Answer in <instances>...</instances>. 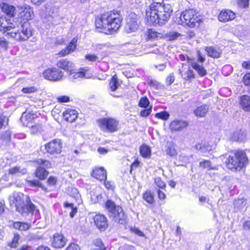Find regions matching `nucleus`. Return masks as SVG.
Returning a JSON list of instances; mask_svg holds the SVG:
<instances>
[{"label":"nucleus","instance_id":"f257e3e1","mask_svg":"<svg viewBox=\"0 0 250 250\" xmlns=\"http://www.w3.org/2000/svg\"><path fill=\"white\" fill-rule=\"evenodd\" d=\"M172 12L170 5L164 2H153L146 10L147 22L149 24L155 25L165 24Z\"/></svg>","mask_w":250,"mask_h":250},{"label":"nucleus","instance_id":"f03ea898","mask_svg":"<svg viewBox=\"0 0 250 250\" xmlns=\"http://www.w3.org/2000/svg\"><path fill=\"white\" fill-rule=\"evenodd\" d=\"M122 19L119 14L107 12L102 15L95 21V26L99 31L105 34H111L120 28Z\"/></svg>","mask_w":250,"mask_h":250},{"label":"nucleus","instance_id":"7ed1b4c3","mask_svg":"<svg viewBox=\"0 0 250 250\" xmlns=\"http://www.w3.org/2000/svg\"><path fill=\"white\" fill-rule=\"evenodd\" d=\"M9 200L10 206L16 208V210L22 215L28 213L36 214L39 212L36 207L30 202L25 205L22 193L14 192L9 196Z\"/></svg>","mask_w":250,"mask_h":250},{"label":"nucleus","instance_id":"20e7f679","mask_svg":"<svg viewBox=\"0 0 250 250\" xmlns=\"http://www.w3.org/2000/svg\"><path fill=\"white\" fill-rule=\"evenodd\" d=\"M33 29L27 21L16 23L8 35L18 41L27 40L32 36Z\"/></svg>","mask_w":250,"mask_h":250},{"label":"nucleus","instance_id":"39448f33","mask_svg":"<svg viewBox=\"0 0 250 250\" xmlns=\"http://www.w3.org/2000/svg\"><path fill=\"white\" fill-rule=\"evenodd\" d=\"M226 163L229 169L232 170H240L247 165L248 159L244 151H237L233 155L229 156Z\"/></svg>","mask_w":250,"mask_h":250},{"label":"nucleus","instance_id":"423d86ee","mask_svg":"<svg viewBox=\"0 0 250 250\" xmlns=\"http://www.w3.org/2000/svg\"><path fill=\"white\" fill-rule=\"evenodd\" d=\"M179 19V23L190 27L198 26L201 21V19L198 15V13L193 9H188L183 11Z\"/></svg>","mask_w":250,"mask_h":250},{"label":"nucleus","instance_id":"0eeeda50","mask_svg":"<svg viewBox=\"0 0 250 250\" xmlns=\"http://www.w3.org/2000/svg\"><path fill=\"white\" fill-rule=\"evenodd\" d=\"M98 124L100 128L104 131L113 132L118 130V122L114 118H104L99 120Z\"/></svg>","mask_w":250,"mask_h":250},{"label":"nucleus","instance_id":"6e6552de","mask_svg":"<svg viewBox=\"0 0 250 250\" xmlns=\"http://www.w3.org/2000/svg\"><path fill=\"white\" fill-rule=\"evenodd\" d=\"M43 77L51 81H59L63 77V73L57 68H48L43 73Z\"/></svg>","mask_w":250,"mask_h":250},{"label":"nucleus","instance_id":"1a4fd4ad","mask_svg":"<svg viewBox=\"0 0 250 250\" xmlns=\"http://www.w3.org/2000/svg\"><path fill=\"white\" fill-rule=\"evenodd\" d=\"M62 143L60 139H55L45 145L46 152L51 155L60 154L62 151Z\"/></svg>","mask_w":250,"mask_h":250},{"label":"nucleus","instance_id":"9d476101","mask_svg":"<svg viewBox=\"0 0 250 250\" xmlns=\"http://www.w3.org/2000/svg\"><path fill=\"white\" fill-rule=\"evenodd\" d=\"M20 18L26 21L31 20L34 17L32 8L28 5L23 4L17 6Z\"/></svg>","mask_w":250,"mask_h":250},{"label":"nucleus","instance_id":"9b49d317","mask_svg":"<svg viewBox=\"0 0 250 250\" xmlns=\"http://www.w3.org/2000/svg\"><path fill=\"white\" fill-rule=\"evenodd\" d=\"M235 18V14L230 10H222L218 16V20L226 22L233 20Z\"/></svg>","mask_w":250,"mask_h":250},{"label":"nucleus","instance_id":"f8f14e48","mask_svg":"<svg viewBox=\"0 0 250 250\" xmlns=\"http://www.w3.org/2000/svg\"><path fill=\"white\" fill-rule=\"evenodd\" d=\"M94 222L97 228L101 230H104L108 227L106 217L102 214L96 215L94 217Z\"/></svg>","mask_w":250,"mask_h":250},{"label":"nucleus","instance_id":"ddd939ff","mask_svg":"<svg viewBox=\"0 0 250 250\" xmlns=\"http://www.w3.org/2000/svg\"><path fill=\"white\" fill-rule=\"evenodd\" d=\"M56 66L58 68L63 69L68 73H69L73 69L75 65L72 62L67 60L61 59L57 62Z\"/></svg>","mask_w":250,"mask_h":250},{"label":"nucleus","instance_id":"4468645a","mask_svg":"<svg viewBox=\"0 0 250 250\" xmlns=\"http://www.w3.org/2000/svg\"><path fill=\"white\" fill-rule=\"evenodd\" d=\"M66 244V239L64 236L59 233H56L54 235L52 240V245L55 248H62Z\"/></svg>","mask_w":250,"mask_h":250},{"label":"nucleus","instance_id":"2eb2a0df","mask_svg":"<svg viewBox=\"0 0 250 250\" xmlns=\"http://www.w3.org/2000/svg\"><path fill=\"white\" fill-rule=\"evenodd\" d=\"M187 59L188 63L197 72L200 76L204 77L207 75V71L202 65L197 63L194 60L189 58H187Z\"/></svg>","mask_w":250,"mask_h":250},{"label":"nucleus","instance_id":"dca6fc26","mask_svg":"<svg viewBox=\"0 0 250 250\" xmlns=\"http://www.w3.org/2000/svg\"><path fill=\"white\" fill-rule=\"evenodd\" d=\"M78 113L77 111L73 109H67L63 113V116L64 119L70 123L74 122L78 117Z\"/></svg>","mask_w":250,"mask_h":250},{"label":"nucleus","instance_id":"f3484780","mask_svg":"<svg viewBox=\"0 0 250 250\" xmlns=\"http://www.w3.org/2000/svg\"><path fill=\"white\" fill-rule=\"evenodd\" d=\"M188 125V123L185 121L175 120L170 123L169 128L172 131H181L187 127Z\"/></svg>","mask_w":250,"mask_h":250},{"label":"nucleus","instance_id":"a211bd4d","mask_svg":"<svg viewBox=\"0 0 250 250\" xmlns=\"http://www.w3.org/2000/svg\"><path fill=\"white\" fill-rule=\"evenodd\" d=\"M77 42V39L73 38L69 45L59 52V55L61 56H64L73 52L76 49Z\"/></svg>","mask_w":250,"mask_h":250},{"label":"nucleus","instance_id":"6ab92c4d","mask_svg":"<svg viewBox=\"0 0 250 250\" xmlns=\"http://www.w3.org/2000/svg\"><path fill=\"white\" fill-rule=\"evenodd\" d=\"M2 11L10 17H13L16 14V8L12 5L2 3L0 5Z\"/></svg>","mask_w":250,"mask_h":250},{"label":"nucleus","instance_id":"aec40b11","mask_svg":"<svg viewBox=\"0 0 250 250\" xmlns=\"http://www.w3.org/2000/svg\"><path fill=\"white\" fill-rule=\"evenodd\" d=\"M92 176L100 181L106 180V171L103 167L95 168L93 170Z\"/></svg>","mask_w":250,"mask_h":250},{"label":"nucleus","instance_id":"412c9836","mask_svg":"<svg viewBox=\"0 0 250 250\" xmlns=\"http://www.w3.org/2000/svg\"><path fill=\"white\" fill-rule=\"evenodd\" d=\"M115 215H112L115 221L118 222L120 224H124L125 223L126 219V216L125 215L123 211V208L120 206H118L117 211L115 213Z\"/></svg>","mask_w":250,"mask_h":250},{"label":"nucleus","instance_id":"4be33fe9","mask_svg":"<svg viewBox=\"0 0 250 250\" xmlns=\"http://www.w3.org/2000/svg\"><path fill=\"white\" fill-rule=\"evenodd\" d=\"M196 149L200 151L203 153H206L212 150V147L208 143L201 142L195 146Z\"/></svg>","mask_w":250,"mask_h":250},{"label":"nucleus","instance_id":"5701e85b","mask_svg":"<svg viewBox=\"0 0 250 250\" xmlns=\"http://www.w3.org/2000/svg\"><path fill=\"white\" fill-rule=\"evenodd\" d=\"M246 134L244 131L239 130L233 132L230 137L232 141L243 142L246 139Z\"/></svg>","mask_w":250,"mask_h":250},{"label":"nucleus","instance_id":"b1692460","mask_svg":"<svg viewBox=\"0 0 250 250\" xmlns=\"http://www.w3.org/2000/svg\"><path fill=\"white\" fill-rule=\"evenodd\" d=\"M241 107L246 111H250V97L247 95H243L240 99Z\"/></svg>","mask_w":250,"mask_h":250},{"label":"nucleus","instance_id":"393cba45","mask_svg":"<svg viewBox=\"0 0 250 250\" xmlns=\"http://www.w3.org/2000/svg\"><path fill=\"white\" fill-rule=\"evenodd\" d=\"M87 71V67L80 68V71L78 72H75L73 69L69 73L70 78L74 80L79 78H83L85 76V72Z\"/></svg>","mask_w":250,"mask_h":250},{"label":"nucleus","instance_id":"a878e982","mask_svg":"<svg viewBox=\"0 0 250 250\" xmlns=\"http://www.w3.org/2000/svg\"><path fill=\"white\" fill-rule=\"evenodd\" d=\"M208 111V107L206 104H203L198 106L194 110V114L199 117H204Z\"/></svg>","mask_w":250,"mask_h":250},{"label":"nucleus","instance_id":"bb28decb","mask_svg":"<svg viewBox=\"0 0 250 250\" xmlns=\"http://www.w3.org/2000/svg\"><path fill=\"white\" fill-rule=\"evenodd\" d=\"M68 193L75 200L78 204H79L81 203V195L77 188L74 187L68 188Z\"/></svg>","mask_w":250,"mask_h":250},{"label":"nucleus","instance_id":"cd10ccee","mask_svg":"<svg viewBox=\"0 0 250 250\" xmlns=\"http://www.w3.org/2000/svg\"><path fill=\"white\" fill-rule=\"evenodd\" d=\"M246 201L244 199L236 200L234 203V208L235 211H243L246 208Z\"/></svg>","mask_w":250,"mask_h":250},{"label":"nucleus","instance_id":"c85d7f7f","mask_svg":"<svg viewBox=\"0 0 250 250\" xmlns=\"http://www.w3.org/2000/svg\"><path fill=\"white\" fill-rule=\"evenodd\" d=\"M118 206L115 205L114 202L110 200H108L105 203L106 208L111 217L112 215H115Z\"/></svg>","mask_w":250,"mask_h":250},{"label":"nucleus","instance_id":"c756f323","mask_svg":"<svg viewBox=\"0 0 250 250\" xmlns=\"http://www.w3.org/2000/svg\"><path fill=\"white\" fill-rule=\"evenodd\" d=\"M13 227L16 229L21 231H25L30 229L31 225L27 223L17 221L13 223Z\"/></svg>","mask_w":250,"mask_h":250},{"label":"nucleus","instance_id":"7c9ffc66","mask_svg":"<svg viewBox=\"0 0 250 250\" xmlns=\"http://www.w3.org/2000/svg\"><path fill=\"white\" fill-rule=\"evenodd\" d=\"M1 25V30L3 33H6L8 35V32L12 31V28L15 24L12 23H9L6 19H2Z\"/></svg>","mask_w":250,"mask_h":250},{"label":"nucleus","instance_id":"2f4dec72","mask_svg":"<svg viewBox=\"0 0 250 250\" xmlns=\"http://www.w3.org/2000/svg\"><path fill=\"white\" fill-rule=\"evenodd\" d=\"M91 249V250H105V247L100 239H96L93 240Z\"/></svg>","mask_w":250,"mask_h":250},{"label":"nucleus","instance_id":"473e14b6","mask_svg":"<svg viewBox=\"0 0 250 250\" xmlns=\"http://www.w3.org/2000/svg\"><path fill=\"white\" fill-rule=\"evenodd\" d=\"M27 172V170L25 168H21L19 167H14L10 168L8 172L9 174L11 175H24Z\"/></svg>","mask_w":250,"mask_h":250},{"label":"nucleus","instance_id":"72a5a7b5","mask_svg":"<svg viewBox=\"0 0 250 250\" xmlns=\"http://www.w3.org/2000/svg\"><path fill=\"white\" fill-rule=\"evenodd\" d=\"M147 35L148 39L155 40L159 38H163L164 34L157 32L152 29H148L147 31Z\"/></svg>","mask_w":250,"mask_h":250},{"label":"nucleus","instance_id":"f704fd0d","mask_svg":"<svg viewBox=\"0 0 250 250\" xmlns=\"http://www.w3.org/2000/svg\"><path fill=\"white\" fill-rule=\"evenodd\" d=\"M208 55L212 58H218L221 54L219 49H216L212 47H208L206 49Z\"/></svg>","mask_w":250,"mask_h":250},{"label":"nucleus","instance_id":"c9c22d12","mask_svg":"<svg viewBox=\"0 0 250 250\" xmlns=\"http://www.w3.org/2000/svg\"><path fill=\"white\" fill-rule=\"evenodd\" d=\"M35 174L36 176L40 180H43L47 177L48 173L44 167H39L37 168Z\"/></svg>","mask_w":250,"mask_h":250},{"label":"nucleus","instance_id":"e433bc0d","mask_svg":"<svg viewBox=\"0 0 250 250\" xmlns=\"http://www.w3.org/2000/svg\"><path fill=\"white\" fill-rule=\"evenodd\" d=\"M140 152L141 155L144 158L149 157L151 155L150 148L146 145H143L140 146Z\"/></svg>","mask_w":250,"mask_h":250},{"label":"nucleus","instance_id":"4c0bfd02","mask_svg":"<svg viewBox=\"0 0 250 250\" xmlns=\"http://www.w3.org/2000/svg\"><path fill=\"white\" fill-rule=\"evenodd\" d=\"M199 167L203 168H208V170L217 169L216 167H212L211 162L209 160H204L200 162L199 163Z\"/></svg>","mask_w":250,"mask_h":250},{"label":"nucleus","instance_id":"58836bf2","mask_svg":"<svg viewBox=\"0 0 250 250\" xmlns=\"http://www.w3.org/2000/svg\"><path fill=\"white\" fill-rule=\"evenodd\" d=\"M111 91H115L120 86L118 80L115 76L112 77L109 84Z\"/></svg>","mask_w":250,"mask_h":250},{"label":"nucleus","instance_id":"ea45409f","mask_svg":"<svg viewBox=\"0 0 250 250\" xmlns=\"http://www.w3.org/2000/svg\"><path fill=\"white\" fill-rule=\"evenodd\" d=\"M180 34L176 32H169L166 34H164L163 38H165L169 41H173L177 39L180 36Z\"/></svg>","mask_w":250,"mask_h":250},{"label":"nucleus","instance_id":"a19ab883","mask_svg":"<svg viewBox=\"0 0 250 250\" xmlns=\"http://www.w3.org/2000/svg\"><path fill=\"white\" fill-rule=\"evenodd\" d=\"M91 199L94 203L98 202L102 199L101 193L97 191H93L91 192Z\"/></svg>","mask_w":250,"mask_h":250},{"label":"nucleus","instance_id":"79ce46f5","mask_svg":"<svg viewBox=\"0 0 250 250\" xmlns=\"http://www.w3.org/2000/svg\"><path fill=\"white\" fill-rule=\"evenodd\" d=\"M20 239V236L18 233H14V237L11 242H9L8 246L11 248H15L19 244V241Z\"/></svg>","mask_w":250,"mask_h":250},{"label":"nucleus","instance_id":"37998d69","mask_svg":"<svg viewBox=\"0 0 250 250\" xmlns=\"http://www.w3.org/2000/svg\"><path fill=\"white\" fill-rule=\"evenodd\" d=\"M143 199L149 204H152L154 202L153 194L150 191H146L143 195Z\"/></svg>","mask_w":250,"mask_h":250},{"label":"nucleus","instance_id":"c03bdc74","mask_svg":"<svg viewBox=\"0 0 250 250\" xmlns=\"http://www.w3.org/2000/svg\"><path fill=\"white\" fill-rule=\"evenodd\" d=\"M64 207L70 210V216L71 218L74 217L75 214L77 212V208L76 207H74L73 204L72 203H65Z\"/></svg>","mask_w":250,"mask_h":250},{"label":"nucleus","instance_id":"a18cd8bd","mask_svg":"<svg viewBox=\"0 0 250 250\" xmlns=\"http://www.w3.org/2000/svg\"><path fill=\"white\" fill-rule=\"evenodd\" d=\"M138 27V24L136 22H133V23L127 22L126 29L128 32H134L137 29Z\"/></svg>","mask_w":250,"mask_h":250},{"label":"nucleus","instance_id":"49530a36","mask_svg":"<svg viewBox=\"0 0 250 250\" xmlns=\"http://www.w3.org/2000/svg\"><path fill=\"white\" fill-rule=\"evenodd\" d=\"M185 80L188 81L191 79L194 78V75L193 71L189 68L184 75H182Z\"/></svg>","mask_w":250,"mask_h":250},{"label":"nucleus","instance_id":"de8ad7c7","mask_svg":"<svg viewBox=\"0 0 250 250\" xmlns=\"http://www.w3.org/2000/svg\"><path fill=\"white\" fill-rule=\"evenodd\" d=\"M166 152L167 154L170 156H175L177 154L175 148L171 144L168 146L166 150Z\"/></svg>","mask_w":250,"mask_h":250},{"label":"nucleus","instance_id":"09e8293b","mask_svg":"<svg viewBox=\"0 0 250 250\" xmlns=\"http://www.w3.org/2000/svg\"><path fill=\"white\" fill-rule=\"evenodd\" d=\"M169 117V114L167 111L157 113L155 114V117L163 120H167Z\"/></svg>","mask_w":250,"mask_h":250},{"label":"nucleus","instance_id":"8fccbe9b","mask_svg":"<svg viewBox=\"0 0 250 250\" xmlns=\"http://www.w3.org/2000/svg\"><path fill=\"white\" fill-rule=\"evenodd\" d=\"M149 104L148 99L146 97L142 98L139 102V105L140 107L146 108Z\"/></svg>","mask_w":250,"mask_h":250},{"label":"nucleus","instance_id":"3c124183","mask_svg":"<svg viewBox=\"0 0 250 250\" xmlns=\"http://www.w3.org/2000/svg\"><path fill=\"white\" fill-rule=\"evenodd\" d=\"M38 163L40 165V167H43L46 168H49L51 167V163L48 160L39 159L38 161Z\"/></svg>","mask_w":250,"mask_h":250},{"label":"nucleus","instance_id":"603ef678","mask_svg":"<svg viewBox=\"0 0 250 250\" xmlns=\"http://www.w3.org/2000/svg\"><path fill=\"white\" fill-rule=\"evenodd\" d=\"M85 58L86 60L93 62L96 61H98L99 62L100 61L99 60V57L97 55L94 54H87L85 56Z\"/></svg>","mask_w":250,"mask_h":250},{"label":"nucleus","instance_id":"864d4df0","mask_svg":"<svg viewBox=\"0 0 250 250\" xmlns=\"http://www.w3.org/2000/svg\"><path fill=\"white\" fill-rule=\"evenodd\" d=\"M152 110L151 106L149 107L148 108H145V109L142 110L140 112V115L142 117H147L151 113Z\"/></svg>","mask_w":250,"mask_h":250},{"label":"nucleus","instance_id":"5fc2aeb1","mask_svg":"<svg viewBox=\"0 0 250 250\" xmlns=\"http://www.w3.org/2000/svg\"><path fill=\"white\" fill-rule=\"evenodd\" d=\"M175 81V77L173 73L170 74L166 79V83L167 85H171Z\"/></svg>","mask_w":250,"mask_h":250},{"label":"nucleus","instance_id":"6e6d98bb","mask_svg":"<svg viewBox=\"0 0 250 250\" xmlns=\"http://www.w3.org/2000/svg\"><path fill=\"white\" fill-rule=\"evenodd\" d=\"M26 182L31 187H42L41 182L38 180H26Z\"/></svg>","mask_w":250,"mask_h":250},{"label":"nucleus","instance_id":"4d7b16f0","mask_svg":"<svg viewBox=\"0 0 250 250\" xmlns=\"http://www.w3.org/2000/svg\"><path fill=\"white\" fill-rule=\"evenodd\" d=\"M155 183L156 185L161 188H163L166 187L165 183L160 178H155Z\"/></svg>","mask_w":250,"mask_h":250},{"label":"nucleus","instance_id":"13d9d810","mask_svg":"<svg viewBox=\"0 0 250 250\" xmlns=\"http://www.w3.org/2000/svg\"><path fill=\"white\" fill-rule=\"evenodd\" d=\"M57 100L60 103H67L69 102L70 98L67 96H60L57 97Z\"/></svg>","mask_w":250,"mask_h":250},{"label":"nucleus","instance_id":"bf43d9fd","mask_svg":"<svg viewBox=\"0 0 250 250\" xmlns=\"http://www.w3.org/2000/svg\"><path fill=\"white\" fill-rule=\"evenodd\" d=\"M37 91V88L34 86L27 87L22 88V91L24 93H31Z\"/></svg>","mask_w":250,"mask_h":250},{"label":"nucleus","instance_id":"052dcab7","mask_svg":"<svg viewBox=\"0 0 250 250\" xmlns=\"http://www.w3.org/2000/svg\"><path fill=\"white\" fill-rule=\"evenodd\" d=\"M243 82L246 85L250 86V73L246 74L243 77Z\"/></svg>","mask_w":250,"mask_h":250},{"label":"nucleus","instance_id":"680f3d73","mask_svg":"<svg viewBox=\"0 0 250 250\" xmlns=\"http://www.w3.org/2000/svg\"><path fill=\"white\" fill-rule=\"evenodd\" d=\"M249 0H237L239 5L242 7H247L249 6Z\"/></svg>","mask_w":250,"mask_h":250},{"label":"nucleus","instance_id":"e2e57ef3","mask_svg":"<svg viewBox=\"0 0 250 250\" xmlns=\"http://www.w3.org/2000/svg\"><path fill=\"white\" fill-rule=\"evenodd\" d=\"M66 250H80V248L78 245L74 243H71L67 248Z\"/></svg>","mask_w":250,"mask_h":250},{"label":"nucleus","instance_id":"0e129e2a","mask_svg":"<svg viewBox=\"0 0 250 250\" xmlns=\"http://www.w3.org/2000/svg\"><path fill=\"white\" fill-rule=\"evenodd\" d=\"M8 43L6 41V40L4 38H0V46L4 48L5 49L7 48Z\"/></svg>","mask_w":250,"mask_h":250},{"label":"nucleus","instance_id":"69168bd1","mask_svg":"<svg viewBox=\"0 0 250 250\" xmlns=\"http://www.w3.org/2000/svg\"><path fill=\"white\" fill-rule=\"evenodd\" d=\"M48 184L50 186H54L57 182V179L55 177L50 176L47 180Z\"/></svg>","mask_w":250,"mask_h":250},{"label":"nucleus","instance_id":"338daca9","mask_svg":"<svg viewBox=\"0 0 250 250\" xmlns=\"http://www.w3.org/2000/svg\"><path fill=\"white\" fill-rule=\"evenodd\" d=\"M119 250H136L135 248L130 245H124L119 248Z\"/></svg>","mask_w":250,"mask_h":250},{"label":"nucleus","instance_id":"774afa93","mask_svg":"<svg viewBox=\"0 0 250 250\" xmlns=\"http://www.w3.org/2000/svg\"><path fill=\"white\" fill-rule=\"evenodd\" d=\"M242 66L245 69H250V60L243 62Z\"/></svg>","mask_w":250,"mask_h":250}]
</instances>
